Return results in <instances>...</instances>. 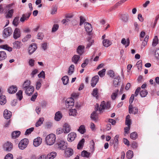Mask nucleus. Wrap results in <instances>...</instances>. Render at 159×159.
<instances>
[{
	"instance_id": "obj_13",
	"label": "nucleus",
	"mask_w": 159,
	"mask_h": 159,
	"mask_svg": "<svg viewBox=\"0 0 159 159\" xmlns=\"http://www.w3.org/2000/svg\"><path fill=\"white\" fill-rule=\"evenodd\" d=\"M30 81L29 80H26L25 81L22 85V89L24 90H26L28 92L27 89L30 88V86H33L30 85Z\"/></svg>"
},
{
	"instance_id": "obj_56",
	"label": "nucleus",
	"mask_w": 159,
	"mask_h": 159,
	"mask_svg": "<svg viewBox=\"0 0 159 159\" xmlns=\"http://www.w3.org/2000/svg\"><path fill=\"white\" fill-rule=\"evenodd\" d=\"M13 155L11 153H8L5 156L4 159H13Z\"/></svg>"
},
{
	"instance_id": "obj_30",
	"label": "nucleus",
	"mask_w": 159,
	"mask_h": 159,
	"mask_svg": "<svg viewBox=\"0 0 159 159\" xmlns=\"http://www.w3.org/2000/svg\"><path fill=\"white\" fill-rule=\"evenodd\" d=\"M121 43L125 46V48H126L129 45V40L128 39L126 40L125 38H123L122 39Z\"/></svg>"
},
{
	"instance_id": "obj_53",
	"label": "nucleus",
	"mask_w": 159,
	"mask_h": 159,
	"mask_svg": "<svg viewBox=\"0 0 159 159\" xmlns=\"http://www.w3.org/2000/svg\"><path fill=\"white\" fill-rule=\"evenodd\" d=\"M106 69H102L100 71L98 72V74L100 77H103L105 75Z\"/></svg>"
},
{
	"instance_id": "obj_10",
	"label": "nucleus",
	"mask_w": 159,
	"mask_h": 159,
	"mask_svg": "<svg viewBox=\"0 0 159 159\" xmlns=\"http://www.w3.org/2000/svg\"><path fill=\"white\" fill-rule=\"evenodd\" d=\"M31 13V12L27 13L25 14H23L20 19L21 22H23L25 20H27L30 17Z\"/></svg>"
},
{
	"instance_id": "obj_39",
	"label": "nucleus",
	"mask_w": 159,
	"mask_h": 159,
	"mask_svg": "<svg viewBox=\"0 0 159 159\" xmlns=\"http://www.w3.org/2000/svg\"><path fill=\"white\" fill-rule=\"evenodd\" d=\"M133 156V152L131 150H128L126 153V157L129 159L132 158Z\"/></svg>"
},
{
	"instance_id": "obj_42",
	"label": "nucleus",
	"mask_w": 159,
	"mask_h": 159,
	"mask_svg": "<svg viewBox=\"0 0 159 159\" xmlns=\"http://www.w3.org/2000/svg\"><path fill=\"white\" fill-rule=\"evenodd\" d=\"M98 89L97 88H95L94 89L92 92V95L94 97H95V98L98 99Z\"/></svg>"
},
{
	"instance_id": "obj_14",
	"label": "nucleus",
	"mask_w": 159,
	"mask_h": 159,
	"mask_svg": "<svg viewBox=\"0 0 159 159\" xmlns=\"http://www.w3.org/2000/svg\"><path fill=\"white\" fill-rule=\"evenodd\" d=\"M121 82V79L120 76L117 75L114 78L113 81V84L114 86L116 87L120 84Z\"/></svg>"
},
{
	"instance_id": "obj_2",
	"label": "nucleus",
	"mask_w": 159,
	"mask_h": 159,
	"mask_svg": "<svg viewBox=\"0 0 159 159\" xmlns=\"http://www.w3.org/2000/svg\"><path fill=\"white\" fill-rule=\"evenodd\" d=\"M66 144L67 143L64 140L59 139L57 141L56 145L60 149L64 150L66 148Z\"/></svg>"
},
{
	"instance_id": "obj_32",
	"label": "nucleus",
	"mask_w": 159,
	"mask_h": 159,
	"mask_svg": "<svg viewBox=\"0 0 159 159\" xmlns=\"http://www.w3.org/2000/svg\"><path fill=\"white\" fill-rule=\"evenodd\" d=\"M7 102L6 98L5 96L2 95L0 96V104L1 105H4Z\"/></svg>"
},
{
	"instance_id": "obj_64",
	"label": "nucleus",
	"mask_w": 159,
	"mask_h": 159,
	"mask_svg": "<svg viewBox=\"0 0 159 159\" xmlns=\"http://www.w3.org/2000/svg\"><path fill=\"white\" fill-rule=\"evenodd\" d=\"M89 60L88 59H86L84 62L81 64V67L82 68L85 67L88 64Z\"/></svg>"
},
{
	"instance_id": "obj_40",
	"label": "nucleus",
	"mask_w": 159,
	"mask_h": 159,
	"mask_svg": "<svg viewBox=\"0 0 159 159\" xmlns=\"http://www.w3.org/2000/svg\"><path fill=\"white\" fill-rule=\"evenodd\" d=\"M78 130L81 134H84L86 131L84 125H81L78 129Z\"/></svg>"
},
{
	"instance_id": "obj_57",
	"label": "nucleus",
	"mask_w": 159,
	"mask_h": 159,
	"mask_svg": "<svg viewBox=\"0 0 159 159\" xmlns=\"http://www.w3.org/2000/svg\"><path fill=\"white\" fill-rule=\"evenodd\" d=\"M31 37V35L30 34H27L22 39V41L24 42H26L28 40V39L30 38Z\"/></svg>"
},
{
	"instance_id": "obj_28",
	"label": "nucleus",
	"mask_w": 159,
	"mask_h": 159,
	"mask_svg": "<svg viewBox=\"0 0 159 159\" xmlns=\"http://www.w3.org/2000/svg\"><path fill=\"white\" fill-rule=\"evenodd\" d=\"M62 117V115L60 111L56 112L54 117L55 120L57 121H59Z\"/></svg>"
},
{
	"instance_id": "obj_7",
	"label": "nucleus",
	"mask_w": 159,
	"mask_h": 159,
	"mask_svg": "<svg viewBox=\"0 0 159 159\" xmlns=\"http://www.w3.org/2000/svg\"><path fill=\"white\" fill-rule=\"evenodd\" d=\"M21 35V32L20 29L17 28H16L13 33V37L15 39H17Z\"/></svg>"
},
{
	"instance_id": "obj_48",
	"label": "nucleus",
	"mask_w": 159,
	"mask_h": 159,
	"mask_svg": "<svg viewBox=\"0 0 159 159\" xmlns=\"http://www.w3.org/2000/svg\"><path fill=\"white\" fill-rule=\"evenodd\" d=\"M121 19L125 22H127L128 20V15L127 14H123L121 16Z\"/></svg>"
},
{
	"instance_id": "obj_35",
	"label": "nucleus",
	"mask_w": 159,
	"mask_h": 159,
	"mask_svg": "<svg viewBox=\"0 0 159 159\" xmlns=\"http://www.w3.org/2000/svg\"><path fill=\"white\" fill-rule=\"evenodd\" d=\"M119 91V90L118 89L115 90L114 91L111 95V98L112 100H115L116 99L118 94Z\"/></svg>"
},
{
	"instance_id": "obj_60",
	"label": "nucleus",
	"mask_w": 159,
	"mask_h": 159,
	"mask_svg": "<svg viewBox=\"0 0 159 159\" xmlns=\"http://www.w3.org/2000/svg\"><path fill=\"white\" fill-rule=\"evenodd\" d=\"M59 25L57 24L54 25L52 29V32H56L58 29Z\"/></svg>"
},
{
	"instance_id": "obj_63",
	"label": "nucleus",
	"mask_w": 159,
	"mask_h": 159,
	"mask_svg": "<svg viewBox=\"0 0 159 159\" xmlns=\"http://www.w3.org/2000/svg\"><path fill=\"white\" fill-rule=\"evenodd\" d=\"M39 78H42L43 79L45 78V74L44 71H42L38 75Z\"/></svg>"
},
{
	"instance_id": "obj_15",
	"label": "nucleus",
	"mask_w": 159,
	"mask_h": 159,
	"mask_svg": "<svg viewBox=\"0 0 159 159\" xmlns=\"http://www.w3.org/2000/svg\"><path fill=\"white\" fill-rule=\"evenodd\" d=\"M106 108V102L103 101L101 102L99 107L98 105L97 107H96V108L97 110H98L100 112L102 111Z\"/></svg>"
},
{
	"instance_id": "obj_6",
	"label": "nucleus",
	"mask_w": 159,
	"mask_h": 159,
	"mask_svg": "<svg viewBox=\"0 0 159 159\" xmlns=\"http://www.w3.org/2000/svg\"><path fill=\"white\" fill-rule=\"evenodd\" d=\"M12 32L11 27H8L4 29L3 32V36L6 38L10 36Z\"/></svg>"
},
{
	"instance_id": "obj_27",
	"label": "nucleus",
	"mask_w": 159,
	"mask_h": 159,
	"mask_svg": "<svg viewBox=\"0 0 159 159\" xmlns=\"http://www.w3.org/2000/svg\"><path fill=\"white\" fill-rule=\"evenodd\" d=\"M28 92H26V90H24L25 93L28 96H30L32 95L34 91V88L33 86H30V88L27 89Z\"/></svg>"
},
{
	"instance_id": "obj_11",
	"label": "nucleus",
	"mask_w": 159,
	"mask_h": 159,
	"mask_svg": "<svg viewBox=\"0 0 159 159\" xmlns=\"http://www.w3.org/2000/svg\"><path fill=\"white\" fill-rule=\"evenodd\" d=\"M99 79V77L98 75H95L93 77L91 81V86L92 87H94L96 85L98 82Z\"/></svg>"
},
{
	"instance_id": "obj_26",
	"label": "nucleus",
	"mask_w": 159,
	"mask_h": 159,
	"mask_svg": "<svg viewBox=\"0 0 159 159\" xmlns=\"http://www.w3.org/2000/svg\"><path fill=\"white\" fill-rule=\"evenodd\" d=\"M102 43L103 46L106 47H108L110 46L112 43V42L108 39H105L103 40Z\"/></svg>"
},
{
	"instance_id": "obj_1",
	"label": "nucleus",
	"mask_w": 159,
	"mask_h": 159,
	"mask_svg": "<svg viewBox=\"0 0 159 159\" xmlns=\"http://www.w3.org/2000/svg\"><path fill=\"white\" fill-rule=\"evenodd\" d=\"M56 136L53 134H51L47 135L45 139L46 144L49 145H53L56 141Z\"/></svg>"
},
{
	"instance_id": "obj_51",
	"label": "nucleus",
	"mask_w": 159,
	"mask_h": 159,
	"mask_svg": "<svg viewBox=\"0 0 159 159\" xmlns=\"http://www.w3.org/2000/svg\"><path fill=\"white\" fill-rule=\"evenodd\" d=\"M158 43V39L157 36H155L153 41L152 45L153 46H155Z\"/></svg>"
},
{
	"instance_id": "obj_4",
	"label": "nucleus",
	"mask_w": 159,
	"mask_h": 159,
	"mask_svg": "<svg viewBox=\"0 0 159 159\" xmlns=\"http://www.w3.org/2000/svg\"><path fill=\"white\" fill-rule=\"evenodd\" d=\"M65 104L67 108H71L74 105V100L73 98H67L65 102Z\"/></svg>"
},
{
	"instance_id": "obj_54",
	"label": "nucleus",
	"mask_w": 159,
	"mask_h": 159,
	"mask_svg": "<svg viewBox=\"0 0 159 159\" xmlns=\"http://www.w3.org/2000/svg\"><path fill=\"white\" fill-rule=\"evenodd\" d=\"M34 128L31 127L26 129L25 134L26 135H29L34 130Z\"/></svg>"
},
{
	"instance_id": "obj_52",
	"label": "nucleus",
	"mask_w": 159,
	"mask_h": 159,
	"mask_svg": "<svg viewBox=\"0 0 159 159\" xmlns=\"http://www.w3.org/2000/svg\"><path fill=\"white\" fill-rule=\"evenodd\" d=\"M41 79L39 80L36 82V89L37 90H39L40 89L41 86Z\"/></svg>"
},
{
	"instance_id": "obj_61",
	"label": "nucleus",
	"mask_w": 159,
	"mask_h": 159,
	"mask_svg": "<svg viewBox=\"0 0 159 159\" xmlns=\"http://www.w3.org/2000/svg\"><path fill=\"white\" fill-rule=\"evenodd\" d=\"M89 43H88L87 44L86 48H89L90 46L92 45L93 43L94 42L93 40H91V39H89Z\"/></svg>"
},
{
	"instance_id": "obj_49",
	"label": "nucleus",
	"mask_w": 159,
	"mask_h": 159,
	"mask_svg": "<svg viewBox=\"0 0 159 159\" xmlns=\"http://www.w3.org/2000/svg\"><path fill=\"white\" fill-rule=\"evenodd\" d=\"M130 137L131 139L133 140H134L136 139L138 137L137 134L136 132H133L130 134Z\"/></svg>"
},
{
	"instance_id": "obj_22",
	"label": "nucleus",
	"mask_w": 159,
	"mask_h": 159,
	"mask_svg": "<svg viewBox=\"0 0 159 159\" xmlns=\"http://www.w3.org/2000/svg\"><path fill=\"white\" fill-rule=\"evenodd\" d=\"M17 89L16 86L12 85L8 88V91L10 93H14L17 91Z\"/></svg>"
},
{
	"instance_id": "obj_23",
	"label": "nucleus",
	"mask_w": 159,
	"mask_h": 159,
	"mask_svg": "<svg viewBox=\"0 0 159 159\" xmlns=\"http://www.w3.org/2000/svg\"><path fill=\"white\" fill-rule=\"evenodd\" d=\"M96 110L93 112L91 115L90 117L93 120L97 122L98 120V114L96 112Z\"/></svg>"
},
{
	"instance_id": "obj_50",
	"label": "nucleus",
	"mask_w": 159,
	"mask_h": 159,
	"mask_svg": "<svg viewBox=\"0 0 159 159\" xmlns=\"http://www.w3.org/2000/svg\"><path fill=\"white\" fill-rule=\"evenodd\" d=\"M90 154V153L89 152H88L85 150L83 151L81 153V155L82 157L87 158L89 157Z\"/></svg>"
},
{
	"instance_id": "obj_37",
	"label": "nucleus",
	"mask_w": 159,
	"mask_h": 159,
	"mask_svg": "<svg viewBox=\"0 0 159 159\" xmlns=\"http://www.w3.org/2000/svg\"><path fill=\"white\" fill-rule=\"evenodd\" d=\"M44 121V118L43 117L40 118L36 123L35 126L36 127H38L40 126L43 123Z\"/></svg>"
},
{
	"instance_id": "obj_9",
	"label": "nucleus",
	"mask_w": 159,
	"mask_h": 159,
	"mask_svg": "<svg viewBox=\"0 0 159 159\" xmlns=\"http://www.w3.org/2000/svg\"><path fill=\"white\" fill-rule=\"evenodd\" d=\"M84 28L85 30L89 34L93 30V28L91 24L88 22H85L84 23Z\"/></svg>"
},
{
	"instance_id": "obj_20",
	"label": "nucleus",
	"mask_w": 159,
	"mask_h": 159,
	"mask_svg": "<svg viewBox=\"0 0 159 159\" xmlns=\"http://www.w3.org/2000/svg\"><path fill=\"white\" fill-rule=\"evenodd\" d=\"M42 139L40 137H38L34 139L33 145L35 147H38L42 143Z\"/></svg>"
},
{
	"instance_id": "obj_62",
	"label": "nucleus",
	"mask_w": 159,
	"mask_h": 159,
	"mask_svg": "<svg viewBox=\"0 0 159 159\" xmlns=\"http://www.w3.org/2000/svg\"><path fill=\"white\" fill-rule=\"evenodd\" d=\"M64 132L63 128H59L57 129L56 134H60Z\"/></svg>"
},
{
	"instance_id": "obj_45",
	"label": "nucleus",
	"mask_w": 159,
	"mask_h": 159,
	"mask_svg": "<svg viewBox=\"0 0 159 159\" xmlns=\"http://www.w3.org/2000/svg\"><path fill=\"white\" fill-rule=\"evenodd\" d=\"M74 66L73 65H71L69 68L68 70V74L69 75H71L74 72Z\"/></svg>"
},
{
	"instance_id": "obj_41",
	"label": "nucleus",
	"mask_w": 159,
	"mask_h": 159,
	"mask_svg": "<svg viewBox=\"0 0 159 159\" xmlns=\"http://www.w3.org/2000/svg\"><path fill=\"white\" fill-rule=\"evenodd\" d=\"M84 141V139H82L79 142L77 145V148L78 149H80L82 148L83 146Z\"/></svg>"
},
{
	"instance_id": "obj_36",
	"label": "nucleus",
	"mask_w": 159,
	"mask_h": 159,
	"mask_svg": "<svg viewBox=\"0 0 159 159\" xmlns=\"http://www.w3.org/2000/svg\"><path fill=\"white\" fill-rule=\"evenodd\" d=\"M130 118V116L129 115H128L126 117L125 123L126 125H127L128 126H130L131 124V121Z\"/></svg>"
},
{
	"instance_id": "obj_59",
	"label": "nucleus",
	"mask_w": 159,
	"mask_h": 159,
	"mask_svg": "<svg viewBox=\"0 0 159 159\" xmlns=\"http://www.w3.org/2000/svg\"><path fill=\"white\" fill-rule=\"evenodd\" d=\"M108 75L111 78H113L114 77V72L112 70L108 71Z\"/></svg>"
},
{
	"instance_id": "obj_44",
	"label": "nucleus",
	"mask_w": 159,
	"mask_h": 159,
	"mask_svg": "<svg viewBox=\"0 0 159 159\" xmlns=\"http://www.w3.org/2000/svg\"><path fill=\"white\" fill-rule=\"evenodd\" d=\"M22 91L20 90L16 93L17 98L18 99H19L20 100H21L22 98Z\"/></svg>"
},
{
	"instance_id": "obj_29",
	"label": "nucleus",
	"mask_w": 159,
	"mask_h": 159,
	"mask_svg": "<svg viewBox=\"0 0 159 159\" xmlns=\"http://www.w3.org/2000/svg\"><path fill=\"white\" fill-rule=\"evenodd\" d=\"M14 13V10L11 9L9 10L6 12V18H12L13 14Z\"/></svg>"
},
{
	"instance_id": "obj_46",
	"label": "nucleus",
	"mask_w": 159,
	"mask_h": 159,
	"mask_svg": "<svg viewBox=\"0 0 159 159\" xmlns=\"http://www.w3.org/2000/svg\"><path fill=\"white\" fill-rule=\"evenodd\" d=\"M63 84L64 85H66L69 81V78L67 76H64L61 79Z\"/></svg>"
},
{
	"instance_id": "obj_34",
	"label": "nucleus",
	"mask_w": 159,
	"mask_h": 159,
	"mask_svg": "<svg viewBox=\"0 0 159 159\" xmlns=\"http://www.w3.org/2000/svg\"><path fill=\"white\" fill-rule=\"evenodd\" d=\"M20 132L19 131H16L12 133V137L13 139H16L18 137L20 134Z\"/></svg>"
},
{
	"instance_id": "obj_58",
	"label": "nucleus",
	"mask_w": 159,
	"mask_h": 159,
	"mask_svg": "<svg viewBox=\"0 0 159 159\" xmlns=\"http://www.w3.org/2000/svg\"><path fill=\"white\" fill-rule=\"evenodd\" d=\"M85 21V19L84 18V17L82 16H80V25H82Z\"/></svg>"
},
{
	"instance_id": "obj_8",
	"label": "nucleus",
	"mask_w": 159,
	"mask_h": 159,
	"mask_svg": "<svg viewBox=\"0 0 159 159\" xmlns=\"http://www.w3.org/2000/svg\"><path fill=\"white\" fill-rule=\"evenodd\" d=\"M37 48V46L35 43H33L30 45L29 47L28 52L29 55L33 54Z\"/></svg>"
},
{
	"instance_id": "obj_21",
	"label": "nucleus",
	"mask_w": 159,
	"mask_h": 159,
	"mask_svg": "<svg viewBox=\"0 0 159 159\" xmlns=\"http://www.w3.org/2000/svg\"><path fill=\"white\" fill-rule=\"evenodd\" d=\"M12 113L11 111L6 109L3 112V116L5 119H8L11 116Z\"/></svg>"
},
{
	"instance_id": "obj_12",
	"label": "nucleus",
	"mask_w": 159,
	"mask_h": 159,
	"mask_svg": "<svg viewBox=\"0 0 159 159\" xmlns=\"http://www.w3.org/2000/svg\"><path fill=\"white\" fill-rule=\"evenodd\" d=\"M138 108L135 107H133L132 105H130L129 107V112L130 114L133 113L136 114L138 112Z\"/></svg>"
},
{
	"instance_id": "obj_24",
	"label": "nucleus",
	"mask_w": 159,
	"mask_h": 159,
	"mask_svg": "<svg viewBox=\"0 0 159 159\" xmlns=\"http://www.w3.org/2000/svg\"><path fill=\"white\" fill-rule=\"evenodd\" d=\"M57 156V153L52 152L48 153L47 156L45 155V159H53Z\"/></svg>"
},
{
	"instance_id": "obj_43",
	"label": "nucleus",
	"mask_w": 159,
	"mask_h": 159,
	"mask_svg": "<svg viewBox=\"0 0 159 159\" xmlns=\"http://www.w3.org/2000/svg\"><path fill=\"white\" fill-rule=\"evenodd\" d=\"M148 93L147 90L146 89H143L140 92V95L142 98L146 97Z\"/></svg>"
},
{
	"instance_id": "obj_47",
	"label": "nucleus",
	"mask_w": 159,
	"mask_h": 159,
	"mask_svg": "<svg viewBox=\"0 0 159 159\" xmlns=\"http://www.w3.org/2000/svg\"><path fill=\"white\" fill-rule=\"evenodd\" d=\"M77 113V111L75 109H70L69 110V114L70 116H75L76 115Z\"/></svg>"
},
{
	"instance_id": "obj_5",
	"label": "nucleus",
	"mask_w": 159,
	"mask_h": 159,
	"mask_svg": "<svg viewBox=\"0 0 159 159\" xmlns=\"http://www.w3.org/2000/svg\"><path fill=\"white\" fill-rule=\"evenodd\" d=\"M13 148V144L10 142H7L4 143L3 145V150L4 151L9 152L11 151Z\"/></svg>"
},
{
	"instance_id": "obj_16",
	"label": "nucleus",
	"mask_w": 159,
	"mask_h": 159,
	"mask_svg": "<svg viewBox=\"0 0 159 159\" xmlns=\"http://www.w3.org/2000/svg\"><path fill=\"white\" fill-rule=\"evenodd\" d=\"M76 137V134L75 133L71 132L68 134V140L69 142H72L74 140Z\"/></svg>"
},
{
	"instance_id": "obj_18",
	"label": "nucleus",
	"mask_w": 159,
	"mask_h": 159,
	"mask_svg": "<svg viewBox=\"0 0 159 159\" xmlns=\"http://www.w3.org/2000/svg\"><path fill=\"white\" fill-rule=\"evenodd\" d=\"M13 48L16 49H19L23 45L21 41H16L13 43Z\"/></svg>"
},
{
	"instance_id": "obj_3",
	"label": "nucleus",
	"mask_w": 159,
	"mask_h": 159,
	"mask_svg": "<svg viewBox=\"0 0 159 159\" xmlns=\"http://www.w3.org/2000/svg\"><path fill=\"white\" fill-rule=\"evenodd\" d=\"M29 140L25 138L21 140L18 144V147L21 150L25 148L29 143Z\"/></svg>"
},
{
	"instance_id": "obj_38",
	"label": "nucleus",
	"mask_w": 159,
	"mask_h": 159,
	"mask_svg": "<svg viewBox=\"0 0 159 159\" xmlns=\"http://www.w3.org/2000/svg\"><path fill=\"white\" fill-rule=\"evenodd\" d=\"M19 17L18 16L15 17L12 22L13 25L17 27L19 24Z\"/></svg>"
},
{
	"instance_id": "obj_17",
	"label": "nucleus",
	"mask_w": 159,
	"mask_h": 159,
	"mask_svg": "<svg viewBox=\"0 0 159 159\" xmlns=\"http://www.w3.org/2000/svg\"><path fill=\"white\" fill-rule=\"evenodd\" d=\"M63 129L64 130V133L65 134L69 133L71 130L70 125L67 123L64 124Z\"/></svg>"
},
{
	"instance_id": "obj_33",
	"label": "nucleus",
	"mask_w": 159,
	"mask_h": 159,
	"mask_svg": "<svg viewBox=\"0 0 159 159\" xmlns=\"http://www.w3.org/2000/svg\"><path fill=\"white\" fill-rule=\"evenodd\" d=\"M80 58V56L75 55L72 58V61L75 64L77 63Z\"/></svg>"
},
{
	"instance_id": "obj_55",
	"label": "nucleus",
	"mask_w": 159,
	"mask_h": 159,
	"mask_svg": "<svg viewBox=\"0 0 159 159\" xmlns=\"http://www.w3.org/2000/svg\"><path fill=\"white\" fill-rule=\"evenodd\" d=\"M134 30L138 32L139 30V26L136 22H134Z\"/></svg>"
},
{
	"instance_id": "obj_25",
	"label": "nucleus",
	"mask_w": 159,
	"mask_h": 159,
	"mask_svg": "<svg viewBox=\"0 0 159 159\" xmlns=\"http://www.w3.org/2000/svg\"><path fill=\"white\" fill-rule=\"evenodd\" d=\"M73 150L71 148H67L65 151V156L67 157H70L73 155Z\"/></svg>"
},
{
	"instance_id": "obj_19",
	"label": "nucleus",
	"mask_w": 159,
	"mask_h": 159,
	"mask_svg": "<svg viewBox=\"0 0 159 159\" xmlns=\"http://www.w3.org/2000/svg\"><path fill=\"white\" fill-rule=\"evenodd\" d=\"M84 47L83 45H80L78 46L76 50L77 53L80 56H81L84 53Z\"/></svg>"
},
{
	"instance_id": "obj_31",
	"label": "nucleus",
	"mask_w": 159,
	"mask_h": 159,
	"mask_svg": "<svg viewBox=\"0 0 159 159\" xmlns=\"http://www.w3.org/2000/svg\"><path fill=\"white\" fill-rule=\"evenodd\" d=\"M6 57V52L3 51H0V61L4 60Z\"/></svg>"
}]
</instances>
